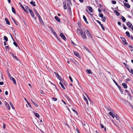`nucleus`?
<instances>
[{"mask_svg":"<svg viewBox=\"0 0 133 133\" xmlns=\"http://www.w3.org/2000/svg\"><path fill=\"white\" fill-rule=\"evenodd\" d=\"M81 35L83 39L85 40H86L87 37L86 33L85 32H83V31H82Z\"/></svg>","mask_w":133,"mask_h":133,"instance_id":"obj_1","label":"nucleus"},{"mask_svg":"<svg viewBox=\"0 0 133 133\" xmlns=\"http://www.w3.org/2000/svg\"><path fill=\"white\" fill-rule=\"evenodd\" d=\"M86 32L88 37H90L91 39H93L92 36L89 30H87Z\"/></svg>","mask_w":133,"mask_h":133,"instance_id":"obj_2","label":"nucleus"},{"mask_svg":"<svg viewBox=\"0 0 133 133\" xmlns=\"http://www.w3.org/2000/svg\"><path fill=\"white\" fill-rule=\"evenodd\" d=\"M54 74L57 78L61 81L62 82H63V81H64L62 79L61 77L60 76L58 73H57L56 72H55Z\"/></svg>","mask_w":133,"mask_h":133,"instance_id":"obj_3","label":"nucleus"},{"mask_svg":"<svg viewBox=\"0 0 133 133\" xmlns=\"http://www.w3.org/2000/svg\"><path fill=\"white\" fill-rule=\"evenodd\" d=\"M60 36L64 40L66 41V38L65 37V36L62 33H61L60 34Z\"/></svg>","mask_w":133,"mask_h":133,"instance_id":"obj_4","label":"nucleus"},{"mask_svg":"<svg viewBox=\"0 0 133 133\" xmlns=\"http://www.w3.org/2000/svg\"><path fill=\"white\" fill-rule=\"evenodd\" d=\"M5 107L8 110H10V107L9 104L6 102H5Z\"/></svg>","mask_w":133,"mask_h":133,"instance_id":"obj_5","label":"nucleus"},{"mask_svg":"<svg viewBox=\"0 0 133 133\" xmlns=\"http://www.w3.org/2000/svg\"><path fill=\"white\" fill-rule=\"evenodd\" d=\"M121 38L122 40V41L123 42V43H124L125 44H126V45H128V44L126 40L125 39V38L124 37H121Z\"/></svg>","mask_w":133,"mask_h":133,"instance_id":"obj_6","label":"nucleus"},{"mask_svg":"<svg viewBox=\"0 0 133 133\" xmlns=\"http://www.w3.org/2000/svg\"><path fill=\"white\" fill-rule=\"evenodd\" d=\"M74 55L77 57L80 58V55L76 51H74Z\"/></svg>","mask_w":133,"mask_h":133,"instance_id":"obj_7","label":"nucleus"},{"mask_svg":"<svg viewBox=\"0 0 133 133\" xmlns=\"http://www.w3.org/2000/svg\"><path fill=\"white\" fill-rule=\"evenodd\" d=\"M10 80L11 81H12L14 84H16V81L14 78L12 77L11 76L9 78Z\"/></svg>","mask_w":133,"mask_h":133,"instance_id":"obj_8","label":"nucleus"},{"mask_svg":"<svg viewBox=\"0 0 133 133\" xmlns=\"http://www.w3.org/2000/svg\"><path fill=\"white\" fill-rule=\"evenodd\" d=\"M126 24L130 28H131V26L132 25V24L130 22H127Z\"/></svg>","mask_w":133,"mask_h":133,"instance_id":"obj_9","label":"nucleus"},{"mask_svg":"<svg viewBox=\"0 0 133 133\" xmlns=\"http://www.w3.org/2000/svg\"><path fill=\"white\" fill-rule=\"evenodd\" d=\"M124 6L128 8H130V5L128 3H124Z\"/></svg>","mask_w":133,"mask_h":133,"instance_id":"obj_10","label":"nucleus"},{"mask_svg":"<svg viewBox=\"0 0 133 133\" xmlns=\"http://www.w3.org/2000/svg\"><path fill=\"white\" fill-rule=\"evenodd\" d=\"M87 8L89 9V11L91 12H93V10L91 7L89 6L87 7Z\"/></svg>","mask_w":133,"mask_h":133,"instance_id":"obj_11","label":"nucleus"},{"mask_svg":"<svg viewBox=\"0 0 133 133\" xmlns=\"http://www.w3.org/2000/svg\"><path fill=\"white\" fill-rule=\"evenodd\" d=\"M113 81L115 83V84L116 85V86L118 87L119 88V89L120 90V89H121V87L113 79Z\"/></svg>","mask_w":133,"mask_h":133,"instance_id":"obj_12","label":"nucleus"},{"mask_svg":"<svg viewBox=\"0 0 133 133\" xmlns=\"http://www.w3.org/2000/svg\"><path fill=\"white\" fill-rule=\"evenodd\" d=\"M30 10V11H29V12H30V14L31 16L33 17H34L35 15L32 10Z\"/></svg>","mask_w":133,"mask_h":133,"instance_id":"obj_13","label":"nucleus"},{"mask_svg":"<svg viewBox=\"0 0 133 133\" xmlns=\"http://www.w3.org/2000/svg\"><path fill=\"white\" fill-rule=\"evenodd\" d=\"M122 85L124 88L125 89L127 88L128 86L126 83H122Z\"/></svg>","mask_w":133,"mask_h":133,"instance_id":"obj_14","label":"nucleus"},{"mask_svg":"<svg viewBox=\"0 0 133 133\" xmlns=\"http://www.w3.org/2000/svg\"><path fill=\"white\" fill-rule=\"evenodd\" d=\"M82 31H83L82 29L81 30L79 29H77V32L78 34H81Z\"/></svg>","mask_w":133,"mask_h":133,"instance_id":"obj_15","label":"nucleus"},{"mask_svg":"<svg viewBox=\"0 0 133 133\" xmlns=\"http://www.w3.org/2000/svg\"><path fill=\"white\" fill-rule=\"evenodd\" d=\"M31 101L36 107H37L38 106V105L37 103L34 101L32 100Z\"/></svg>","mask_w":133,"mask_h":133,"instance_id":"obj_16","label":"nucleus"},{"mask_svg":"<svg viewBox=\"0 0 133 133\" xmlns=\"http://www.w3.org/2000/svg\"><path fill=\"white\" fill-rule=\"evenodd\" d=\"M5 21L6 22V23L8 25H10V23L9 21L8 20V19L6 18H5Z\"/></svg>","mask_w":133,"mask_h":133,"instance_id":"obj_17","label":"nucleus"},{"mask_svg":"<svg viewBox=\"0 0 133 133\" xmlns=\"http://www.w3.org/2000/svg\"><path fill=\"white\" fill-rule=\"evenodd\" d=\"M83 18L85 22L88 24V22L87 21V18H86L85 16L84 15L83 16Z\"/></svg>","mask_w":133,"mask_h":133,"instance_id":"obj_18","label":"nucleus"},{"mask_svg":"<svg viewBox=\"0 0 133 133\" xmlns=\"http://www.w3.org/2000/svg\"><path fill=\"white\" fill-rule=\"evenodd\" d=\"M55 18L56 20L58 22H60L61 21V20L57 16H55Z\"/></svg>","mask_w":133,"mask_h":133,"instance_id":"obj_19","label":"nucleus"},{"mask_svg":"<svg viewBox=\"0 0 133 133\" xmlns=\"http://www.w3.org/2000/svg\"><path fill=\"white\" fill-rule=\"evenodd\" d=\"M114 12L115 13L116 15L117 16H119L120 15V14L119 12L116 10H114Z\"/></svg>","mask_w":133,"mask_h":133,"instance_id":"obj_20","label":"nucleus"},{"mask_svg":"<svg viewBox=\"0 0 133 133\" xmlns=\"http://www.w3.org/2000/svg\"><path fill=\"white\" fill-rule=\"evenodd\" d=\"M115 115H114V116H115V117L116 118V119L117 120H118L119 119L118 115L116 113H115Z\"/></svg>","mask_w":133,"mask_h":133,"instance_id":"obj_21","label":"nucleus"},{"mask_svg":"<svg viewBox=\"0 0 133 133\" xmlns=\"http://www.w3.org/2000/svg\"><path fill=\"white\" fill-rule=\"evenodd\" d=\"M127 36L128 37H130V35L129 32L128 31H127L125 32Z\"/></svg>","mask_w":133,"mask_h":133,"instance_id":"obj_22","label":"nucleus"},{"mask_svg":"<svg viewBox=\"0 0 133 133\" xmlns=\"http://www.w3.org/2000/svg\"><path fill=\"white\" fill-rule=\"evenodd\" d=\"M86 71L89 74H92V72H91V70L90 69H87L86 70Z\"/></svg>","mask_w":133,"mask_h":133,"instance_id":"obj_23","label":"nucleus"},{"mask_svg":"<svg viewBox=\"0 0 133 133\" xmlns=\"http://www.w3.org/2000/svg\"><path fill=\"white\" fill-rule=\"evenodd\" d=\"M34 10L35 13L37 15V17H39L40 16V15H39V13H38L37 11L35 9H34Z\"/></svg>","mask_w":133,"mask_h":133,"instance_id":"obj_24","label":"nucleus"},{"mask_svg":"<svg viewBox=\"0 0 133 133\" xmlns=\"http://www.w3.org/2000/svg\"><path fill=\"white\" fill-rule=\"evenodd\" d=\"M34 113L36 117H37V118L39 117V114H38V113H35V112H34Z\"/></svg>","mask_w":133,"mask_h":133,"instance_id":"obj_25","label":"nucleus"},{"mask_svg":"<svg viewBox=\"0 0 133 133\" xmlns=\"http://www.w3.org/2000/svg\"><path fill=\"white\" fill-rule=\"evenodd\" d=\"M84 100L86 102V104L87 105H88V99H87V98L85 97V96H84Z\"/></svg>","mask_w":133,"mask_h":133,"instance_id":"obj_26","label":"nucleus"},{"mask_svg":"<svg viewBox=\"0 0 133 133\" xmlns=\"http://www.w3.org/2000/svg\"><path fill=\"white\" fill-rule=\"evenodd\" d=\"M12 19L13 21H14V23L16 24V25H18V22L15 21V19H13V18H12Z\"/></svg>","mask_w":133,"mask_h":133,"instance_id":"obj_27","label":"nucleus"},{"mask_svg":"<svg viewBox=\"0 0 133 133\" xmlns=\"http://www.w3.org/2000/svg\"><path fill=\"white\" fill-rule=\"evenodd\" d=\"M59 84L61 85L62 87L64 89H65V88L64 87V86L63 85V84L61 82H60L59 83Z\"/></svg>","mask_w":133,"mask_h":133,"instance_id":"obj_28","label":"nucleus"},{"mask_svg":"<svg viewBox=\"0 0 133 133\" xmlns=\"http://www.w3.org/2000/svg\"><path fill=\"white\" fill-rule=\"evenodd\" d=\"M30 3L32 5L34 6H35L36 5L35 3V2L31 1L30 2Z\"/></svg>","mask_w":133,"mask_h":133,"instance_id":"obj_29","label":"nucleus"},{"mask_svg":"<svg viewBox=\"0 0 133 133\" xmlns=\"http://www.w3.org/2000/svg\"><path fill=\"white\" fill-rule=\"evenodd\" d=\"M121 19L123 22H125L126 21V19L123 16H122Z\"/></svg>","mask_w":133,"mask_h":133,"instance_id":"obj_30","label":"nucleus"},{"mask_svg":"<svg viewBox=\"0 0 133 133\" xmlns=\"http://www.w3.org/2000/svg\"><path fill=\"white\" fill-rule=\"evenodd\" d=\"M25 8H26V10H29V11L30 10H31V9L29 8V7H28V6H25Z\"/></svg>","mask_w":133,"mask_h":133,"instance_id":"obj_31","label":"nucleus"},{"mask_svg":"<svg viewBox=\"0 0 133 133\" xmlns=\"http://www.w3.org/2000/svg\"><path fill=\"white\" fill-rule=\"evenodd\" d=\"M10 104L12 108L13 109H15V108L14 107V105H13V104L11 102H10Z\"/></svg>","mask_w":133,"mask_h":133,"instance_id":"obj_32","label":"nucleus"},{"mask_svg":"<svg viewBox=\"0 0 133 133\" xmlns=\"http://www.w3.org/2000/svg\"><path fill=\"white\" fill-rule=\"evenodd\" d=\"M66 4L65 3H63V5H64V8L65 10L66 9L67 7L66 6Z\"/></svg>","mask_w":133,"mask_h":133,"instance_id":"obj_33","label":"nucleus"},{"mask_svg":"<svg viewBox=\"0 0 133 133\" xmlns=\"http://www.w3.org/2000/svg\"><path fill=\"white\" fill-rule=\"evenodd\" d=\"M12 12L15 14H16V12L15 11V10L14 8L13 7H12Z\"/></svg>","mask_w":133,"mask_h":133,"instance_id":"obj_34","label":"nucleus"},{"mask_svg":"<svg viewBox=\"0 0 133 133\" xmlns=\"http://www.w3.org/2000/svg\"><path fill=\"white\" fill-rule=\"evenodd\" d=\"M102 21L104 22H105V20L106 19V18L105 17H103L102 18Z\"/></svg>","mask_w":133,"mask_h":133,"instance_id":"obj_35","label":"nucleus"},{"mask_svg":"<svg viewBox=\"0 0 133 133\" xmlns=\"http://www.w3.org/2000/svg\"><path fill=\"white\" fill-rule=\"evenodd\" d=\"M4 40L6 42H7L8 41V38L6 36H4Z\"/></svg>","mask_w":133,"mask_h":133,"instance_id":"obj_36","label":"nucleus"},{"mask_svg":"<svg viewBox=\"0 0 133 133\" xmlns=\"http://www.w3.org/2000/svg\"><path fill=\"white\" fill-rule=\"evenodd\" d=\"M100 26H101L102 30L103 31L105 30V29H104V26L103 24H101L100 25Z\"/></svg>","mask_w":133,"mask_h":133,"instance_id":"obj_37","label":"nucleus"},{"mask_svg":"<svg viewBox=\"0 0 133 133\" xmlns=\"http://www.w3.org/2000/svg\"><path fill=\"white\" fill-rule=\"evenodd\" d=\"M109 114L111 116H112L113 115H115V113H114V114H113L111 112H109Z\"/></svg>","mask_w":133,"mask_h":133,"instance_id":"obj_38","label":"nucleus"},{"mask_svg":"<svg viewBox=\"0 0 133 133\" xmlns=\"http://www.w3.org/2000/svg\"><path fill=\"white\" fill-rule=\"evenodd\" d=\"M109 114L111 116H112L113 115H115V113H114V114H113L111 112H109Z\"/></svg>","mask_w":133,"mask_h":133,"instance_id":"obj_39","label":"nucleus"},{"mask_svg":"<svg viewBox=\"0 0 133 133\" xmlns=\"http://www.w3.org/2000/svg\"><path fill=\"white\" fill-rule=\"evenodd\" d=\"M109 114L111 116H112L113 115H115V113H114V114H113L111 112H109Z\"/></svg>","mask_w":133,"mask_h":133,"instance_id":"obj_40","label":"nucleus"},{"mask_svg":"<svg viewBox=\"0 0 133 133\" xmlns=\"http://www.w3.org/2000/svg\"><path fill=\"white\" fill-rule=\"evenodd\" d=\"M107 109L108 111H113V110L109 107H107Z\"/></svg>","mask_w":133,"mask_h":133,"instance_id":"obj_41","label":"nucleus"},{"mask_svg":"<svg viewBox=\"0 0 133 133\" xmlns=\"http://www.w3.org/2000/svg\"><path fill=\"white\" fill-rule=\"evenodd\" d=\"M50 30H51V32H52V33H53V34L54 32H55V30L53 29V28L51 27V28H50Z\"/></svg>","mask_w":133,"mask_h":133,"instance_id":"obj_42","label":"nucleus"},{"mask_svg":"<svg viewBox=\"0 0 133 133\" xmlns=\"http://www.w3.org/2000/svg\"><path fill=\"white\" fill-rule=\"evenodd\" d=\"M38 17L39 18V21H40V22H42L43 20H42L41 17L40 16L39 17Z\"/></svg>","mask_w":133,"mask_h":133,"instance_id":"obj_43","label":"nucleus"},{"mask_svg":"<svg viewBox=\"0 0 133 133\" xmlns=\"http://www.w3.org/2000/svg\"><path fill=\"white\" fill-rule=\"evenodd\" d=\"M20 5L23 10H25V9L24 8V7L21 4H20Z\"/></svg>","mask_w":133,"mask_h":133,"instance_id":"obj_44","label":"nucleus"},{"mask_svg":"<svg viewBox=\"0 0 133 133\" xmlns=\"http://www.w3.org/2000/svg\"><path fill=\"white\" fill-rule=\"evenodd\" d=\"M52 99L54 101H56L57 100V98L55 97H53L52 98Z\"/></svg>","mask_w":133,"mask_h":133,"instance_id":"obj_45","label":"nucleus"},{"mask_svg":"<svg viewBox=\"0 0 133 133\" xmlns=\"http://www.w3.org/2000/svg\"><path fill=\"white\" fill-rule=\"evenodd\" d=\"M13 44L16 47H17V46H18V45L17 43L16 42L14 41L13 42Z\"/></svg>","mask_w":133,"mask_h":133,"instance_id":"obj_46","label":"nucleus"},{"mask_svg":"<svg viewBox=\"0 0 133 133\" xmlns=\"http://www.w3.org/2000/svg\"><path fill=\"white\" fill-rule=\"evenodd\" d=\"M133 75V70L132 69H130L129 71Z\"/></svg>","mask_w":133,"mask_h":133,"instance_id":"obj_47","label":"nucleus"},{"mask_svg":"<svg viewBox=\"0 0 133 133\" xmlns=\"http://www.w3.org/2000/svg\"><path fill=\"white\" fill-rule=\"evenodd\" d=\"M67 6L68 7V9H69V8H71L70 6V4H69V3H67Z\"/></svg>","mask_w":133,"mask_h":133,"instance_id":"obj_48","label":"nucleus"},{"mask_svg":"<svg viewBox=\"0 0 133 133\" xmlns=\"http://www.w3.org/2000/svg\"><path fill=\"white\" fill-rule=\"evenodd\" d=\"M7 73L8 74V76L9 77V78L10 77H11V76L10 75V73L9 72V71H8L7 72Z\"/></svg>","mask_w":133,"mask_h":133,"instance_id":"obj_49","label":"nucleus"},{"mask_svg":"<svg viewBox=\"0 0 133 133\" xmlns=\"http://www.w3.org/2000/svg\"><path fill=\"white\" fill-rule=\"evenodd\" d=\"M99 16L101 18H103V15L102 14H100L99 15Z\"/></svg>","mask_w":133,"mask_h":133,"instance_id":"obj_50","label":"nucleus"},{"mask_svg":"<svg viewBox=\"0 0 133 133\" xmlns=\"http://www.w3.org/2000/svg\"><path fill=\"white\" fill-rule=\"evenodd\" d=\"M111 2L112 3L114 4H116V2L115 1H112Z\"/></svg>","mask_w":133,"mask_h":133,"instance_id":"obj_51","label":"nucleus"},{"mask_svg":"<svg viewBox=\"0 0 133 133\" xmlns=\"http://www.w3.org/2000/svg\"><path fill=\"white\" fill-rule=\"evenodd\" d=\"M53 34L57 38H58L57 37V34H56V32H54Z\"/></svg>","mask_w":133,"mask_h":133,"instance_id":"obj_52","label":"nucleus"},{"mask_svg":"<svg viewBox=\"0 0 133 133\" xmlns=\"http://www.w3.org/2000/svg\"><path fill=\"white\" fill-rule=\"evenodd\" d=\"M72 109L74 112H75L78 115V112L76 111L73 108H72Z\"/></svg>","mask_w":133,"mask_h":133,"instance_id":"obj_53","label":"nucleus"},{"mask_svg":"<svg viewBox=\"0 0 133 133\" xmlns=\"http://www.w3.org/2000/svg\"><path fill=\"white\" fill-rule=\"evenodd\" d=\"M69 79L71 81V82H73V80H72L71 77L70 76H69Z\"/></svg>","mask_w":133,"mask_h":133,"instance_id":"obj_54","label":"nucleus"},{"mask_svg":"<svg viewBox=\"0 0 133 133\" xmlns=\"http://www.w3.org/2000/svg\"><path fill=\"white\" fill-rule=\"evenodd\" d=\"M76 130L77 132L78 133H80L79 129H78V128L76 127Z\"/></svg>","mask_w":133,"mask_h":133,"instance_id":"obj_55","label":"nucleus"},{"mask_svg":"<svg viewBox=\"0 0 133 133\" xmlns=\"http://www.w3.org/2000/svg\"><path fill=\"white\" fill-rule=\"evenodd\" d=\"M122 26L124 29L126 30L127 29V27L124 24H123Z\"/></svg>","mask_w":133,"mask_h":133,"instance_id":"obj_56","label":"nucleus"},{"mask_svg":"<svg viewBox=\"0 0 133 133\" xmlns=\"http://www.w3.org/2000/svg\"><path fill=\"white\" fill-rule=\"evenodd\" d=\"M27 104L30 107V108H32L31 105L30 104L29 102Z\"/></svg>","mask_w":133,"mask_h":133,"instance_id":"obj_57","label":"nucleus"},{"mask_svg":"<svg viewBox=\"0 0 133 133\" xmlns=\"http://www.w3.org/2000/svg\"><path fill=\"white\" fill-rule=\"evenodd\" d=\"M86 11L91 16H93L92 15V14H91L90 12H89L88 11V10L87 9H86Z\"/></svg>","mask_w":133,"mask_h":133,"instance_id":"obj_58","label":"nucleus"},{"mask_svg":"<svg viewBox=\"0 0 133 133\" xmlns=\"http://www.w3.org/2000/svg\"><path fill=\"white\" fill-rule=\"evenodd\" d=\"M68 11L69 13L70 14L71 12V8L68 9Z\"/></svg>","mask_w":133,"mask_h":133,"instance_id":"obj_59","label":"nucleus"},{"mask_svg":"<svg viewBox=\"0 0 133 133\" xmlns=\"http://www.w3.org/2000/svg\"><path fill=\"white\" fill-rule=\"evenodd\" d=\"M100 125H101V126L102 128L103 129V128H104V126L103 124H102L100 123Z\"/></svg>","mask_w":133,"mask_h":133,"instance_id":"obj_60","label":"nucleus"},{"mask_svg":"<svg viewBox=\"0 0 133 133\" xmlns=\"http://www.w3.org/2000/svg\"><path fill=\"white\" fill-rule=\"evenodd\" d=\"M96 21L100 25L101 24V22L99 20H96Z\"/></svg>","mask_w":133,"mask_h":133,"instance_id":"obj_61","label":"nucleus"},{"mask_svg":"<svg viewBox=\"0 0 133 133\" xmlns=\"http://www.w3.org/2000/svg\"><path fill=\"white\" fill-rule=\"evenodd\" d=\"M6 125L4 123L3 124V128L5 129V128Z\"/></svg>","mask_w":133,"mask_h":133,"instance_id":"obj_62","label":"nucleus"},{"mask_svg":"<svg viewBox=\"0 0 133 133\" xmlns=\"http://www.w3.org/2000/svg\"><path fill=\"white\" fill-rule=\"evenodd\" d=\"M14 57L16 60H17V61L19 60L18 59V58L17 57V56H15Z\"/></svg>","mask_w":133,"mask_h":133,"instance_id":"obj_63","label":"nucleus"},{"mask_svg":"<svg viewBox=\"0 0 133 133\" xmlns=\"http://www.w3.org/2000/svg\"><path fill=\"white\" fill-rule=\"evenodd\" d=\"M40 93L42 94H44V92L42 90H41Z\"/></svg>","mask_w":133,"mask_h":133,"instance_id":"obj_64","label":"nucleus"}]
</instances>
